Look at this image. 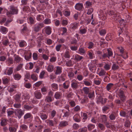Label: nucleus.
Returning a JSON list of instances; mask_svg holds the SVG:
<instances>
[{
    "instance_id": "nucleus-1",
    "label": "nucleus",
    "mask_w": 132,
    "mask_h": 132,
    "mask_svg": "<svg viewBox=\"0 0 132 132\" xmlns=\"http://www.w3.org/2000/svg\"><path fill=\"white\" fill-rule=\"evenodd\" d=\"M102 52L100 51H96V54L101 59H105L107 58L109 59L110 57L112 56L113 54L112 51L109 49H104Z\"/></svg>"
},
{
    "instance_id": "nucleus-2",
    "label": "nucleus",
    "mask_w": 132,
    "mask_h": 132,
    "mask_svg": "<svg viewBox=\"0 0 132 132\" xmlns=\"http://www.w3.org/2000/svg\"><path fill=\"white\" fill-rule=\"evenodd\" d=\"M44 27V24L42 23H39L35 24L34 27V31L37 32H38Z\"/></svg>"
},
{
    "instance_id": "nucleus-3",
    "label": "nucleus",
    "mask_w": 132,
    "mask_h": 132,
    "mask_svg": "<svg viewBox=\"0 0 132 132\" xmlns=\"http://www.w3.org/2000/svg\"><path fill=\"white\" fill-rule=\"evenodd\" d=\"M15 115L17 116L19 119H20L22 116L24 114V113L20 109H16L14 112Z\"/></svg>"
},
{
    "instance_id": "nucleus-4",
    "label": "nucleus",
    "mask_w": 132,
    "mask_h": 132,
    "mask_svg": "<svg viewBox=\"0 0 132 132\" xmlns=\"http://www.w3.org/2000/svg\"><path fill=\"white\" fill-rule=\"evenodd\" d=\"M71 87L73 89L76 90L78 87V82L76 80L74 79L71 81Z\"/></svg>"
},
{
    "instance_id": "nucleus-5",
    "label": "nucleus",
    "mask_w": 132,
    "mask_h": 132,
    "mask_svg": "<svg viewBox=\"0 0 132 132\" xmlns=\"http://www.w3.org/2000/svg\"><path fill=\"white\" fill-rule=\"evenodd\" d=\"M118 95L122 101L124 102L125 101L126 97L124 94L123 90H119V91Z\"/></svg>"
},
{
    "instance_id": "nucleus-6",
    "label": "nucleus",
    "mask_w": 132,
    "mask_h": 132,
    "mask_svg": "<svg viewBox=\"0 0 132 132\" xmlns=\"http://www.w3.org/2000/svg\"><path fill=\"white\" fill-rule=\"evenodd\" d=\"M109 15H113V17L114 18V19L116 20H117L118 19V17L119 16V15L116 11H110Z\"/></svg>"
},
{
    "instance_id": "nucleus-7",
    "label": "nucleus",
    "mask_w": 132,
    "mask_h": 132,
    "mask_svg": "<svg viewBox=\"0 0 132 132\" xmlns=\"http://www.w3.org/2000/svg\"><path fill=\"white\" fill-rule=\"evenodd\" d=\"M34 94L35 97L38 99H40L42 96L41 92L38 90L35 91Z\"/></svg>"
},
{
    "instance_id": "nucleus-8",
    "label": "nucleus",
    "mask_w": 132,
    "mask_h": 132,
    "mask_svg": "<svg viewBox=\"0 0 132 132\" xmlns=\"http://www.w3.org/2000/svg\"><path fill=\"white\" fill-rule=\"evenodd\" d=\"M10 9L12 14H16L18 13V10L16 8L12 6H10Z\"/></svg>"
},
{
    "instance_id": "nucleus-9",
    "label": "nucleus",
    "mask_w": 132,
    "mask_h": 132,
    "mask_svg": "<svg viewBox=\"0 0 132 132\" xmlns=\"http://www.w3.org/2000/svg\"><path fill=\"white\" fill-rule=\"evenodd\" d=\"M75 8L76 9L78 10H82L83 7V4L82 3H77L75 6Z\"/></svg>"
},
{
    "instance_id": "nucleus-10",
    "label": "nucleus",
    "mask_w": 132,
    "mask_h": 132,
    "mask_svg": "<svg viewBox=\"0 0 132 132\" xmlns=\"http://www.w3.org/2000/svg\"><path fill=\"white\" fill-rule=\"evenodd\" d=\"M14 98L16 102L18 103L21 102V95L16 94L14 96Z\"/></svg>"
},
{
    "instance_id": "nucleus-11",
    "label": "nucleus",
    "mask_w": 132,
    "mask_h": 132,
    "mask_svg": "<svg viewBox=\"0 0 132 132\" xmlns=\"http://www.w3.org/2000/svg\"><path fill=\"white\" fill-rule=\"evenodd\" d=\"M25 54L24 58L26 60H29L31 58L32 53L31 52H28L27 53H26Z\"/></svg>"
},
{
    "instance_id": "nucleus-12",
    "label": "nucleus",
    "mask_w": 132,
    "mask_h": 132,
    "mask_svg": "<svg viewBox=\"0 0 132 132\" xmlns=\"http://www.w3.org/2000/svg\"><path fill=\"white\" fill-rule=\"evenodd\" d=\"M68 125V122L67 121H61L59 124V126L62 127H63L66 126Z\"/></svg>"
},
{
    "instance_id": "nucleus-13",
    "label": "nucleus",
    "mask_w": 132,
    "mask_h": 132,
    "mask_svg": "<svg viewBox=\"0 0 132 132\" xmlns=\"http://www.w3.org/2000/svg\"><path fill=\"white\" fill-rule=\"evenodd\" d=\"M74 120L76 122H79L80 121V117L78 114H75L73 117Z\"/></svg>"
},
{
    "instance_id": "nucleus-14",
    "label": "nucleus",
    "mask_w": 132,
    "mask_h": 132,
    "mask_svg": "<svg viewBox=\"0 0 132 132\" xmlns=\"http://www.w3.org/2000/svg\"><path fill=\"white\" fill-rule=\"evenodd\" d=\"M61 93L58 92H56L54 95V97L56 99H60L61 97Z\"/></svg>"
},
{
    "instance_id": "nucleus-15",
    "label": "nucleus",
    "mask_w": 132,
    "mask_h": 132,
    "mask_svg": "<svg viewBox=\"0 0 132 132\" xmlns=\"http://www.w3.org/2000/svg\"><path fill=\"white\" fill-rule=\"evenodd\" d=\"M46 33L48 35H50L51 32V27L47 26L45 28Z\"/></svg>"
},
{
    "instance_id": "nucleus-16",
    "label": "nucleus",
    "mask_w": 132,
    "mask_h": 132,
    "mask_svg": "<svg viewBox=\"0 0 132 132\" xmlns=\"http://www.w3.org/2000/svg\"><path fill=\"white\" fill-rule=\"evenodd\" d=\"M106 73V72L102 68H101L100 71L98 72V74L99 76H101L105 75Z\"/></svg>"
},
{
    "instance_id": "nucleus-17",
    "label": "nucleus",
    "mask_w": 132,
    "mask_h": 132,
    "mask_svg": "<svg viewBox=\"0 0 132 132\" xmlns=\"http://www.w3.org/2000/svg\"><path fill=\"white\" fill-rule=\"evenodd\" d=\"M70 84V82L68 81H66L63 84V87L65 89H68L69 87Z\"/></svg>"
},
{
    "instance_id": "nucleus-18",
    "label": "nucleus",
    "mask_w": 132,
    "mask_h": 132,
    "mask_svg": "<svg viewBox=\"0 0 132 132\" xmlns=\"http://www.w3.org/2000/svg\"><path fill=\"white\" fill-rule=\"evenodd\" d=\"M83 82L84 84L87 86H90L92 85V81L90 80L87 81L86 79H85L84 80Z\"/></svg>"
},
{
    "instance_id": "nucleus-19",
    "label": "nucleus",
    "mask_w": 132,
    "mask_h": 132,
    "mask_svg": "<svg viewBox=\"0 0 132 132\" xmlns=\"http://www.w3.org/2000/svg\"><path fill=\"white\" fill-rule=\"evenodd\" d=\"M116 114L115 112L111 113L109 116V118L111 120H114L116 118Z\"/></svg>"
},
{
    "instance_id": "nucleus-20",
    "label": "nucleus",
    "mask_w": 132,
    "mask_h": 132,
    "mask_svg": "<svg viewBox=\"0 0 132 132\" xmlns=\"http://www.w3.org/2000/svg\"><path fill=\"white\" fill-rule=\"evenodd\" d=\"M131 123L129 120H126L124 122V126L125 127L129 128L130 126Z\"/></svg>"
},
{
    "instance_id": "nucleus-21",
    "label": "nucleus",
    "mask_w": 132,
    "mask_h": 132,
    "mask_svg": "<svg viewBox=\"0 0 132 132\" xmlns=\"http://www.w3.org/2000/svg\"><path fill=\"white\" fill-rule=\"evenodd\" d=\"M32 115L30 113H28L26 114L24 117V119H26L28 118H32Z\"/></svg>"
},
{
    "instance_id": "nucleus-22",
    "label": "nucleus",
    "mask_w": 132,
    "mask_h": 132,
    "mask_svg": "<svg viewBox=\"0 0 132 132\" xmlns=\"http://www.w3.org/2000/svg\"><path fill=\"white\" fill-rule=\"evenodd\" d=\"M6 62L9 65L12 64L13 63V59L10 57H8L6 60Z\"/></svg>"
},
{
    "instance_id": "nucleus-23",
    "label": "nucleus",
    "mask_w": 132,
    "mask_h": 132,
    "mask_svg": "<svg viewBox=\"0 0 132 132\" xmlns=\"http://www.w3.org/2000/svg\"><path fill=\"white\" fill-rule=\"evenodd\" d=\"M55 74L56 75L60 74L62 72V68L60 67H57Z\"/></svg>"
},
{
    "instance_id": "nucleus-24",
    "label": "nucleus",
    "mask_w": 132,
    "mask_h": 132,
    "mask_svg": "<svg viewBox=\"0 0 132 132\" xmlns=\"http://www.w3.org/2000/svg\"><path fill=\"white\" fill-rule=\"evenodd\" d=\"M44 19V16L43 15H38L37 16L36 19L39 21H42Z\"/></svg>"
},
{
    "instance_id": "nucleus-25",
    "label": "nucleus",
    "mask_w": 132,
    "mask_h": 132,
    "mask_svg": "<svg viewBox=\"0 0 132 132\" xmlns=\"http://www.w3.org/2000/svg\"><path fill=\"white\" fill-rule=\"evenodd\" d=\"M113 84L111 83H110L108 84L106 86L107 90L109 91L111 89L112 87H113Z\"/></svg>"
},
{
    "instance_id": "nucleus-26",
    "label": "nucleus",
    "mask_w": 132,
    "mask_h": 132,
    "mask_svg": "<svg viewBox=\"0 0 132 132\" xmlns=\"http://www.w3.org/2000/svg\"><path fill=\"white\" fill-rule=\"evenodd\" d=\"M54 66L51 65H48L47 68V71L50 72H52L53 70Z\"/></svg>"
},
{
    "instance_id": "nucleus-27",
    "label": "nucleus",
    "mask_w": 132,
    "mask_h": 132,
    "mask_svg": "<svg viewBox=\"0 0 132 132\" xmlns=\"http://www.w3.org/2000/svg\"><path fill=\"white\" fill-rule=\"evenodd\" d=\"M107 117L105 115H103L101 116V119L102 121L104 123L107 121Z\"/></svg>"
},
{
    "instance_id": "nucleus-28",
    "label": "nucleus",
    "mask_w": 132,
    "mask_h": 132,
    "mask_svg": "<svg viewBox=\"0 0 132 132\" xmlns=\"http://www.w3.org/2000/svg\"><path fill=\"white\" fill-rule=\"evenodd\" d=\"M83 58L82 56H80L78 55H76L75 57V59L77 61H79Z\"/></svg>"
},
{
    "instance_id": "nucleus-29",
    "label": "nucleus",
    "mask_w": 132,
    "mask_h": 132,
    "mask_svg": "<svg viewBox=\"0 0 132 132\" xmlns=\"http://www.w3.org/2000/svg\"><path fill=\"white\" fill-rule=\"evenodd\" d=\"M14 77L15 79L18 80L21 77V76L18 73H16L14 75Z\"/></svg>"
},
{
    "instance_id": "nucleus-30",
    "label": "nucleus",
    "mask_w": 132,
    "mask_h": 132,
    "mask_svg": "<svg viewBox=\"0 0 132 132\" xmlns=\"http://www.w3.org/2000/svg\"><path fill=\"white\" fill-rule=\"evenodd\" d=\"M95 127V126L94 125L89 124L87 126V128L88 130L89 131H90L92 129H93Z\"/></svg>"
},
{
    "instance_id": "nucleus-31",
    "label": "nucleus",
    "mask_w": 132,
    "mask_h": 132,
    "mask_svg": "<svg viewBox=\"0 0 132 132\" xmlns=\"http://www.w3.org/2000/svg\"><path fill=\"white\" fill-rule=\"evenodd\" d=\"M52 101V97L50 96H47L46 97L45 101L47 102H50Z\"/></svg>"
},
{
    "instance_id": "nucleus-32",
    "label": "nucleus",
    "mask_w": 132,
    "mask_h": 132,
    "mask_svg": "<svg viewBox=\"0 0 132 132\" xmlns=\"http://www.w3.org/2000/svg\"><path fill=\"white\" fill-rule=\"evenodd\" d=\"M98 126V127L100 128L101 130H104L105 129V127L104 125L101 123H99Z\"/></svg>"
},
{
    "instance_id": "nucleus-33",
    "label": "nucleus",
    "mask_w": 132,
    "mask_h": 132,
    "mask_svg": "<svg viewBox=\"0 0 132 132\" xmlns=\"http://www.w3.org/2000/svg\"><path fill=\"white\" fill-rule=\"evenodd\" d=\"M20 127L22 130L24 131L27 129L28 127L26 125L22 124L20 126Z\"/></svg>"
},
{
    "instance_id": "nucleus-34",
    "label": "nucleus",
    "mask_w": 132,
    "mask_h": 132,
    "mask_svg": "<svg viewBox=\"0 0 132 132\" xmlns=\"http://www.w3.org/2000/svg\"><path fill=\"white\" fill-rule=\"evenodd\" d=\"M40 117L43 120H45L47 118V116L46 114L43 113H41Z\"/></svg>"
},
{
    "instance_id": "nucleus-35",
    "label": "nucleus",
    "mask_w": 132,
    "mask_h": 132,
    "mask_svg": "<svg viewBox=\"0 0 132 132\" xmlns=\"http://www.w3.org/2000/svg\"><path fill=\"white\" fill-rule=\"evenodd\" d=\"M104 123H105V125L107 128H110L114 126L113 125H111L110 123L107 121Z\"/></svg>"
},
{
    "instance_id": "nucleus-36",
    "label": "nucleus",
    "mask_w": 132,
    "mask_h": 132,
    "mask_svg": "<svg viewBox=\"0 0 132 132\" xmlns=\"http://www.w3.org/2000/svg\"><path fill=\"white\" fill-rule=\"evenodd\" d=\"M119 68V67L116 64H112V69L113 70H115L118 69Z\"/></svg>"
},
{
    "instance_id": "nucleus-37",
    "label": "nucleus",
    "mask_w": 132,
    "mask_h": 132,
    "mask_svg": "<svg viewBox=\"0 0 132 132\" xmlns=\"http://www.w3.org/2000/svg\"><path fill=\"white\" fill-rule=\"evenodd\" d=\"M83 90L84 93L86 94H87L89 93V88L88 87H84Z\"/></svg>"
},
{
    "instance_id": "nucleus-38",
    "label": "nucleus",
    "mask_w": 132,
    "mask_h": 132,
    "mask_svg": "<svg viewBox=\"0 0 132 132\" xmlns=\"http://www.w3.org/2000/svg\"><path fill=\"white\" fill-rule=\"evenodd\" d=\"M45 122L47 123H48L49 125L51 126H54L53 122L52 120H47L45 121Z\"/></svg>"
},
{
    "instance_id": "nucleus-39",
    "label": "nucleus",
    "mask_w": 132,
    "mask_h": 132,
    "mask_svg": "<svg viewBox=\"0 0 132 132\" xmlns=\"http://www.w3.org/2000/svg\"><path fill=\"white\" fill-rule=\"evenodd\" d=\"M2 81L3 84H6L8 83L9 81V80L7 78L4 77L3 78Z\"/></svg>"
},
{
    "instance_id": "nucleus-40",
    "label": "nucleus",
    "mask_w": 132,
    "mask_h": 132,
    "mask_svg": "<svg viewBox=\"0 0 132 132\" xmlns=\"http://www.w3.org/2000/svg\"><path fill=\"white\" fill-rule=\"evenodd\" d=\"M21 59V58L19 56V55H16L15 57L14 60L16 62L18 63L20 61Z\"/></svg>"
},
{
    "instance_id": "nucleus-41",
    "label": "nucleus",
    "mask_w": 132,
    "mask_h": 132,
    "mask_svg": "<svg viewBox=\"0 0 132 132\" xmlns=\"http://www.w3.org/2000/svg\"><path fill=\"white\" fill-rule=\"evenodd\" d=\"M92 4V3L90 2L89 1H87L86 2L85 5L86 7L88 8L90 7Z\"/></svg>"
},
{
    "instance_id": "nucleus-42",
    "label": "nucleus",
    "mask_w": 132,
    "mask_h": 132,
    "mask_svg": "<svg viewBox=\"0 0 132 132\" xmlns=\"http://www.w3.org/2000/svg\"><path fill=\"white\" fill-rule=\"evenodd\" d=\"M24 108L26 109L29 110L33 108V106H30L28 105H24Z\"/></svg>"
},
{
    "instance_id": "nucleus-43",
    "label": "nucleus",
    "mask_w": 132,
    "mask_h": 132,
    "mask_svg": "<svg viewBox=\"0 0 132 132\" xmlns=\"http://www.w3.org/2000/svg\"><path fill=\"white\" fill-rule=\"evenodd\" d=\"M66 65L68 67L72 66L73 64L72 61L71 60L68 61L66 62Z\"/></svg>"
},
{
    "instance_id": "nucleus-44",
    "label": "nucleus",
    "mask_w": 132,
    "mask_h": 132,
    "mask_svg": "<svg viewBox=\"0 0 132 132\" xmlns=\"http://www.w3.org/2000/svg\"><path fill=\"white\" fill-rule=\"evenodd\" d=\"M13 68H10L7 71V75H11L13 73Z\"/></svg>"
},
{
    "instance_id": "nucleus-45",
    "label": "nucleus",
    "mask_w": 132,
    "mask_h": 132,
    "mask_svg": "<svg viewBox=\"0 0 132 132\" xmlns=\"http://www.w3.org/2000/svg\"><path fill=\"white\" fill-rule=\"evenodd\" d=\"M79 132H86L87 131V128L86 127L83 128L79 129L78 130Z\"/></svg>"
},
{
    "instance_id": "nucleus-46",
    "label": "nucleus",
    "mask_w": 132,
    "mask_h": 132,
    "mask_svg": "<svg viewBox=\"0 0 132 132\" xmlns=\"http://www.w3.org/2000/svg\"><path fill=\"white\" fill-rule=\"evenodd\" d=\"M94 92L93 91L89 93L88 94V97L90 98H92L94 96Z\"/></svg>"
},
{
    "instance_id": "nucleus-47",
    "label": "nucleus",
    "mask_w": 132,
    "mask_h": 132,
    "mask_svg": "<svg viewBox=\"0 0 132 132\" xmlns=\"http://www.w3.org/2000/svg\"><path fill=\"white\" fill-rule=\"evenodd\" d=\"M1 30L3 32L6 34L7 31V29L5 27H1Z\"/></svg>"
},
{
    "instance_id": "nucleus-48",
    "label": "nucleus",
    "mask_w": 132,
    "mask_h": 132,
    "mask_svg": "<svg viewBox=\"0 0 132 132\" xmlns=\"http://www.w3.org/2000/svg\"><path fill=\"white\" fill-rule=\"evenodd\" d=\"M9 129L10 132H16L17 130L16 128L12 127H10Z\"/></svg>"
},
{
    "instance_id": "nucleus-49",
    "label": "nucleus",
    "mask_w": 132,
    "mask_h": 132,
    "mask_svg": "<svg viewBox=\"0 0 132 132\" xmlns=\"http://www.w3.org/2000/svg\"><path fill=\"white\" fill-rule=\"evenodd\" d=\"M100 34L101 36H104L106 33V31L105 29H102L99 31Z\"/></svg>"
},
{
    "instance_id": "nucleus-50",
    "label": "nucleus",
    "mask_w": 132,
    "mask_h": 132,
    "mask_svg": "<svg viewBox=\"0 0 132 132\" xmlns=\"http://www.w3.org/2000/svg\"><path fill=\"white\" fill-rule=\"evenodd\" d=\"M14 113V112L13 111L10 110L8 111L7 112V116L8 117H11Z\"/></svg>"
},
{
    "instance_id": "nucleus-51",
    "label": "nucleus",
    "mask_w": 132,
    "mask_h": 132,
    "mask_svg": "<svg viewBox=\"0 0 132 132\" xmlns=\"http://www.w3.org/2000/svg\"><path fill=\"white\" fill-rule=\"evenodd\" d=\"M79 53L80 54H84L85 52V51L84 48L81 47L79 48Z\"/></svg>"
},
{
    "instance_id": "nucleus-52",
    "label": "nucleus",
    "mask_w": 132,
    "mask_h": 132,
    "mask_svg": "<svg viewBox=\"0 0 132 132\" xmlns=\"http://www.w3.org/2000/svg\"><path fill=\"white\" fill-rule=\"evenodd\" d=\"M94 43L92 42H90L88 43V48L89 49L92 48L93 47Z\"/></svg>"
},
{
    "instance_id": "nucleus-53",
    "label": "nucleus",
    "mask_w": 132,
    "mask_h": 132,
    "mask_svg": "<svg viewBox=\"0 0 132 132\" xmlns=\"http://www.w3.org/2000/svg\"><path fill=\"white\" fill-rule=\"evenodd\" d=\"M52 87L55 89H57L58 88V85L56 83H53L51 85Z\"/></svg>"
},
{
    "instance_id": "nucleus-54",
    "label": "nucleus",
    "mask_w": 132,
    "mask_h": 132,
    "mask_svg": "<svg viewBox=\"0 0 132 132\" xmlns=\"http://www.w3.org/2000/svg\"><path fill=\"white\" fill-rule=\"evenodd\" d=\"M44 22L45 24H49L51 23L50 20L48 19H46L44 21Z\"/></svg>"
},
{
    "instance_id": "nucleus-55",
    "label": "nucleus",
    "mask_w": 132,
    "mask_h": 132,
    "mask_svg": "<svg viewBox=\"0 0 132 132\" xmlns=\"http://www.w3.org/2000/svg\"><path fill=\"white\" fill-rule=\"evenodd\" d=\"M7 124V121L5 119H3L2 120L1 122V125L2 126L5 125Z\"/></svg>"
},
{
    "instance_id": "nucleus-56",
    "label": "nucleus",
    "mask_w": 132,
    "mask_h": 132,
    "mask_svg": "<svg viewBox=\"0 0 132 132\" xmlns=\"http://www.w3.org/2000/svg\"><path fill=\"white\" fill-rule=\"evenodd\" d=\"M69 104H70V106L72 107H73L76 105L75 102L73 100H72L70 101L69 102Z\"/></svg>"
},
{
    "instance_id": "nucleus-57",
    "label": "nucleus",
    "mask_w": 132,
    "mask_h": 132,
    "mask_svg": "<svg viewBox=\"0 0 132 132\" xmlns=\"http://www.w3.org/2000/svg\"><path fill=\"white\" fill-rule=\"evenodd\" d=\"M63 13L65 16H67L70 15V12L69 11H65L63 12Z\"/></svg>"
},
{
    "instance_id": "nucleus-58",
    "label": "nucleus",
    "mask_w": 132,
    "mask_h": 132,
    "mask_svg": "<svg viewBox=\"0 0 132 132\" xmlns=\"http://www.w3.org/2000/svg\"><path fill=\"white\" fill-rule=\"evenodd\" d=\"M70 111H66L64 113V115L63 116V117H68L70 115Z\"/></svg>"
},
{
    "instance_id": "nucleus-59",
    "label": "nucleus",
    "mask_w": 132,
    "mask_h": 132,
    "mask_svg": "<svg viewBox=\"0 0 132 132\" xmlns=\"http://www.w3.org/2000/svg\"><path fill=\"white\" fill-rule=\"evenodd\" d=\"M101 80H94V83L97 85H100L101 82Z\"/></svg>"
},
{
    "instance_id": "nucleus-60",
    "label": "nucleus",
    "mask_w": 132,
    "mask_h": 132,
    "mask_svg": "<svg viewBox=\"0 0 132 132\" xmlns=\"http://www.w3.org/2000/svg\"><path fill=\"white\" fill-rule=\"evenodd\" d=\"M104 68L105 69V70H108L110 69V65L109 64L106 63L104 67Z\"/></svg>"
},
{
    "instance_id": "nucleus-61",
    "label": "nucleus",
    "mask_w": 132,
    "mask_h": 132,
    "mask_svg": "<svg viewBox=\"0 0 132 132\" xmlns=\"http://www.w3.org/2000/svg\"><path fill=\"white\" fill-rule=\"evenodd\" d=\"M93 11V9L92 8L89 9L88 10V11L87 12V14L88 15L92 13Z\"/></svg>"
},
{
    "instance_id": "nucleus-62",
    "label": "nucleus",
    "mask_w": 132,
    "mask_h": 132,
    "mask_svg": "<svg viewBox=\"0 0 132 132\" xmlns=\"http://www.w3.org/2000/svg\"><path fill=\"white\" fill-rule=\"evenodd\" d=\"M28 1V0H22L21 1V5H27Z\"/></svg>"
},
{
    "instance_id": "nucleus-63",
    "label": "nucleus",
    "mask_w": 132,
    "mask_h": 132,
    "mask_svg": "<svg viewBox=\"0 0 132 132\" xmlns=\"http://www.w3.org/2000/svg\"><path fill=\"white\" fill-rule=\"evenodd\" d=\"M33 57L35 60H37L38 59V55L36 53H34L33 54Z\"/></svg>"
},
{
    "instance_id": "nucleus-64",
    "label": "nucleus",
    "mask_w": 132,
    "mask_h": 132,
    "mask_svg": "<svg viewBox=\"0 0 132 132\" xmlns=\"http://www.w3.org/2000/svg\"><path fill=\"white\" fill-rule=\"evenodd\" d=\"M31 78L34 81H36L37 80V76L34 74L31 75Z\"/></svg>"
}]
</instances>
